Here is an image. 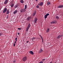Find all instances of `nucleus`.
<instances>
[{
  "label": "nucleus",
  "instance_id": "f257e3e1",
  "mask_svg": "<svg viewBox=\"0 0 63 63\" xmlns=\"http://www.w3.org/2000/svg\"><path fill=\"white\" fill-rule=\"evenodd\" d=\"M27 60V58L26 56H25L22 59V61H25Z\"/></svg>",
  "mask_w": 63,
  "mask_h": 63
},
{
  "label": "nucleus",
  "instance_id": "f03ea898",
  "mask_svg": "<svg viewBox=\"0 0 63 63\" xmlns=\"http://www.w3.org/2000/svg\"><path fill=\"white\" fill-rule=\"evenodd\" d=\"M30 26H31V25H30V24H28V25L27 27V28L26 31H27H27H28V30H29V28H30Z\"/></svg>",
  "mask_w": 63,
  "mask_h": 63
},
{
  "label": "nucleus",
  "instance_id": "7ed1b4c3",
  "mask_svg": "<svg viewBox=\"0 0 63 63\" xmlns=\"http://www.w3.org/2000/svg\"><path fill=\"white\" fill-rule=\"evenodd\" d=\"M25 11H26V10L25 9H20V12L21 13L25 12Z\"/></svg>",
  "mask_w": 63,
  "mask_h": 63
},
{
  "label": "nucleus",
  "instance_id": "20e7f679",
  "mask_svg": "<svg viewBox=\"0 0 63 63\" xmlns=\"http://www.w3.org/2000/svg\"><path fill=\"white\" fill-rule=\"evenodd\" d=\"M57 23V21L55 20L51 22V24H52V23Z\"/></svg>",
  "mask_w": 63,
  "mask_h": 63
},
{
  "label": "nucleus",
  "instance_id": "39448f33",
  "mask_svg": "<svg viewBox=\"0 0 63 63\" xmlns=\"http://www.w3.org/2000/svg\"><path fill=\"white\" fill-rule=\"evenodd\" d=\"M7 8H5L3 10V13H6V11H7Z\"/></svg>",
  "mask_w": 63,
  "mask_h": 63
},
{
  "label": "nucleus",
  "instance_id": "423d86ee",
  "mask_svg": "<svg viewBox=\"0 0 63 63\" xmlns=\"http://www.w3.org/2000/svg\"><path fill=\"white\" fill-rule=\"evenodd\" d=\"M37 20H38V19L37 18H35L34 19V22L35 23H37Z\"/></svg>",
  "mask_w": 63,
  "mask_h": 63
},
{
  "label": "nucleus",
  "instance_id": "0eeeda50",
  "mask_svg": "<svg viewBox=\"0 0 63 63\" xmlns=\"http://www.w3.org/2000/svg\"><path fill=\"white\" fill-rule=\"evenodd\" d=\"M48 15H49V13H47V14L45 15V19L47 18V16H48Z\"/></svg>",
  "mask_w": 63,
  "mask_h": 63
},
{
  "label": "nucleus",
  "instance_id": "6e6552de",
  "mask_svg": "<svg viewBox=\"0 0 63 63\" xmlns=\"http://www.w3.org/2000/svg\"><path fill=\"white\" fill-rule=\"evenodd\" d=\"M8 2V0H6L4 3L5 5L7 4V3Z\"/></svg>",
  "mask_w": 63,
  "mask_h": 63
},
{
  "label": "nucleus",
  "instance_id": "1a4fd4ad",
  "mask_svg": "<svg viewBox=\"0 0 63 63\" xmlns=\"http://www.w3.org/2000/svg\"><path fill=\"white\" fill-rule=\"evenodd\" d=\"M36 10H35L33 14V16H35L36 15Z\"/></svg>",
  "mask_w": 63,
  "mask_h": 63
},
{
  "label": "nucleus",
  "instance_id": "9d476101",
  "mask_svg": "<svg viewBox=\"0 0 63 63\" xmlns=\"http://www.w3.org/2000/svg\"><path fill=\"white\" fill-rule=\"evenodd\" d=\"M43 5V2H41L40 4H38V5L40 6H42Z\"/></svg>",
  "mask_w": 63,
  "mask_h": 63
},
{
  "label": "nucleus",
  "instance_id": "9b49d317",
  "mask_svg": "<svg viewBox=\"0 0 63 63\" xmlns=\"http://www.w3.org/2000/svg\"><path fill=\"white\" fill-rule=\"evenodd\" d=\"M29 53L31 54H32V55H34V53L32 51H29Z\"/></svg>",
  "mask_w": 63,
  "mask_h": 63
},
{
  "label": "nucleus",
  "instance_id": "f8f14e48",
  "mask_svg": "<svg viewBox=\"0 0 63 63\" xmlns=\"http://www.w3.org/2000/svg\"><path fill=\"white\" fill-rule=\"evenodd\" d=\"M31 16L29 17H28L27 18V20H30V19H31Z\"/></svg>",
  "mask_w": 63,
  "mask_h": 63
},
{
  "label": "nucleus",
  "instance_id": "ddd939ff",
  "mask_svg": "<svg viewBox=\"0 0 63 63\" xmlns=\"http://www.w3.org/2000/svg\"><path fill=\"white\" fill-rule=\"evenodd\" d=\"M58 7L59 8H63V5H61L58 6Z\"/></svg>",
  "mask_w": 63,
  "mask_h": 63
},
{
  "label": "nucleus",
  "instance_id": "4468645a",
  "mask_svg": "<svg viewBox=\"0 0 63 63\" xmlns=\"http://www.w3.org/2000/svg\"><path fill=\"white\" fill-rule=\"evenodd\" d=\"M10 13V12H9V10H7L6 12V14H9Z\"/></svg>",
  "mask_w": 63,
  "mask_h": 63
},
{
  "label": "nucleus",
  "instance_id": "2eb2a0df",
  "mask_svg": "<svg viewBox=\"0 0 63 63\" xmlns=\"http://www.w3.org/2000/svg\"><path fill=\"white\" fill-rule=\"evenodd\" d=\"M43 51V50L42 49H41L39 51V53H41Z\"/></svg>",
  "mask_w": 63,
  "mask_h": 63
},
{
  "label": "nucleus",
  "instance_id": "dca6fc26",
  "mask_svg": "<svg viewBox=\"0 0 63 63\" xmlns=\"http://www.w3.org/2000/svg\"><path fill=\"white\" fill-rule=\"evenodd\" d=\"M20 2L21 3H24V1L23 0H20Z\"/></svg>",
  "mask_w": 63,
  "mask_h": 63
},
{
  "label": "nucleus",
  "instance_id": "f3484780",
  "mask_svg": "<svg viewBox=\"0 0 63 63\" xmlns=\"http://www.w3.org/2000/svg\"><path fill=\"white\" fill-rule=\"evenodd\" d=\"M18 12V11H17V10H15L14 12V14H16V13L17 12Z\"/></svg>",
  "mask_w": 63,
  "mask_h": 63
},
{
  "label": "nucleus",
  "instance_id": "a211bd4d",
  "mask_svg": "<svg viewBox=\"0 0 63 63\" xmlns=\"http://www.w3.org/2000/svg\"><path fill=\"white\" fill-rule=\"evenodd\" d=\"M60 35H59L57 37V39H59V38H60Z\"/></svg>",
  "mask_w": 63,
  "mask_h": 63
},
{
  "label": "nucleus",
  "instance_id": "6ab92c4d",
  "mask_svg": "<svg viewBox=\"0 0 63 63\" xmlns=\"http://www.w3.org/2000/svg\"><path fill=\"white\" fill-rule=\"evenodd\" d=\"M14 6V4H12L11 5V8H13Z\"/></svg>",
  "mask_w": 63,
  "mask_h": 63
},
{
  "label": "nucleus",
  "instance_id": "aec40b11",
  "mask_svg": "<svg viewBox=\"0 0 63 63\" xmlns=\"http://www.w3.org/2000/svg\"><path fill=\"white\" fill-rule=\"evenodd\" d=\"M49 32V28H48L47 29V33H48V32Z\"/></svg>",
  "mask_w": 63,
  "mask_h": 63
},
{
  "label": "nucleus",
  "instance_id": "412c9836",
  "mask_svg": "<svg viewBox=\"0 0 63 63\" xmlns=\"http://www.w3.org/2000/svg\"><path fill=\"white\" fill-rule=\"evenodd\" d=\"M36 39V38L35 37H33V38H32V39H31V40H35Z\"/></svg>",
  "mask_w": 63,
  "mask_h": 63
},
{
  "label": "nucleus",
  "instance_id": "4be33fe9",
  "mask_svg": "<svg viewBox=\"0 0 63 63\" xmlns=\"http://www.w3.org/2000/svg\"><path fill=\"white\" fill-rule=\"evenodd\" d=\"M27 9V5H25V10H26Z\"/></svg>",
  "mask_w": 63,
  "mask_h": 63
},
{
  "label": "nucleus",
  "instance_id": "5701e85b",
  "mask_svg": "<svg viewBox=\"0 0 63 63\" xmlns=\"http://www.w3.org/2000/svg\"><path fill=\"white\" fill-rule=\"evenodd\" d=\"M47 5H50V2H47Z\"/></svg>",
  "mask_w": 63,
  "mask_h": 63
},
{
  "label": "nucleus",
  "instance_id": "b1692460",
  "mask_svg": "<svg viewBox=\"0 0 63 63\" xmlns=\"http://www.w3.org/2000/svg\"><path fill=\"white\" fill-rule=\"evenodd\" d=\"M56 19H59V17L58 16H56Z\"/></svg>",
  "mask_w": 63,
  "mask_h": 63
},
{
  "label": "nucleus",
  "instance_id": "393cba45",
  "mask_svg": "<svg viewBox=\"0 0 63 63\" xmlns=\"http://www.w3.org/2000/svg\"><path fill=\"white\" fill-rule=\"evenodd\" d=\"M17 5H15V6L14 7L15 8H17Z\"/></svg>",
  "mask_w": 63,
  "mask_h": 63
},
{
  "label": "nucleus",
  "instance_id": "a878e982",
  "mask_svg": "<svg viewBox=\"0 0 63 63\" xmlns=\"http://www.w3.org/2000/svg\"><path fill=\"white\" fill-rule=\"evenodd\" d=\"M2 35H3V34L2 33H0V36H2Z\"/></svg>",
  "mask_w": 63,
  "mask_h": 63
},
{
  "label": "nucleus",
  "instance_id": "bb28decb",
  "mask_svg": "<svg viewBox=\"0 0 63 63\" xmlns=\"http://www.w3.org/2000/svg\"><path fill=\"white\" fill-rule=\"evenodd\" d=\"M36 7L37 8H40V7H39V6L38 5H37L36 6Z\"/></svg>",
  "mask_w": 63,
  "mask_h": 63
},
{
  "label": "nucleus",
  "instance_id": "cd10ccee",
  "mask_svg": "<svg viewBox=\"0 0 63 63\" xmlns=\"http://www.w3.org/2000/svg\"><path fill=\"white\" fill-rule=\"evenodd\" d=\"M9 15H8L6 17V18H7V19H8V18H9Z\"/></svg>",
  "mask_w": 63,
  "mask_h": 63
},
{
  "label": "nucleus",
  "instance_id": "c85d7f7f",
  "mask_svg": "<svg viewBox=\"0 0 63 63\" xmlns=\"http://www.w3.org/2000/svg\"><path fill=\"white\" fill-rule=\"evenodd\" d=\"M16 60H14V61H13V62H14V63H15V62H16Z\"/></svg>",
  "mask_w": 63,
  "mask_h": 63
},
{
  "label": "nucleus",
  "instance_id": "c756f323",
  "mask_svg": "<svg viewBox=\"0 0 63 63\" xmlns=\"http://www.w3.org/2000/svg\"><path fill=\"white\" fill-rule=\"evenodd\" d=\"M18 30H21V28H18Z\"/></svg>",
  "mask_w": 63,
  "mask_h": 63
},
{
  "label": "nucleus",
  "instance_id": "7c9ffc66",
  "mask_svg": "<svg viewBox=\"0 0 63 63\" xmlns=\"http://www.w3.org/2000/svg\"><path fill=\"white\" fill-rule=\"evenodd\" d=\"M39 63H43L42 61H41Z\"/></svg>",
  "mask_w": 63,
  "mask_h": 63
},
{
  "label": "nucleus",
  "instance_id": "2f4dec72",
  "mask_svg": "<svg viewBox=\"0 0 63 63\" xmlns=\"http://www.w3.org/2000/svg\"><path fill=\"white\" fill-rule=\"evenodd\" d=\"M42 39V41L43 43H44V41H43V39Z\"/></svg>",
  "mask_w": 63,
  "mask_h": 63
},
{
  "label": "nucleus",
  "instance_id": "473e14b6",
  "mask_svg": "<svg viewBox=\"0 0 63 63\" xmlns=\"http://www.w3.org/2000/svg\"><path fill=\"white\" fill-rule=\"evenodd\" d=\"M14 46L15 47V43H14Z\"/></svg>",
  "mask_w": 63,
  "mask_h": 63
},
{
  "label": "nucleus",
  "instance_id": "72a5a7b5",
  "mask_svg": "<svg viewBox=\"0 0 63 63\" xmlns=\"http://www.w3.org/2000/svg\"><path fill=\"white\" fill-rule=\"evenodd\" d=\"M42 39H43V37H42V36H41V37H40Z\"/></svg>",
  "mask_w": 63,
  "mask_h": 63
},
{
  "label": "nucleus",
  "instance_id": "f704fd0d",
  "mask_svg": "<svg viewBox=\"0 0 63 63\" xmlns=\"http://www.w3.org/2000/svg\"><path fill=\"white\" fill-rule=\"evenodd\" d=\"M43 61H45V59H43L42 60Z\"/></svg>",
  "mask_w": 63,
  "mask_h": 63
},
{
  "label": "nucleus",
  "instance_id": "c9c22d12",
  "mask_svg": "<svg viewBox=\"0 0 63 63\" xmlns=\"http://www.w3.org/2000/svg\"><path fill=\"white\" fill-rule=\"evenodd\" d=\"M17 38H15V40H17Z\"/></svg>",
  "mask_w": 63,
  "mask_h": 63
},
{
  "label": "nucleus",
  "instance_id": "e433bc0d",
  "mask_svg": "<svg viewBox=\"0 0 63 63\" xmlns=\"http://www.w3.org/2000/svg\"><path fill=\"white\" fill-rule=\"evenodd\" d=\"M28 42H29V41H27V43H28Z\"/></svg>",
  "mask_w": 63,
  "mask_h": 63
},
{
  "label": "nucleus",
  "instance_id": "4c0bfd02",
  "mask_svg": "<svg viewBox=\"0 0 63 63\" xmlns=\"http://www.w3.org/2000/svg\"><path fill=\"white\" fill-rule=\"evenodd\" d=\"M38 1V0H35V1H36V2H37Z\"/></svg>",
  "mask_w": 63,
  "mask_h": 63
},
{
  "label": "nucleus",
  "instance_id": "58836bf2",
  "mask_svg": "<svg viewBox=\"0 0 63 63\" xmlns=\"http://www.w3.org/2000/svg\"><path fill=\"white\" fill-rule=\"evenodd\" d=\"M18 35H19V33H18Z\"/></svg>",
  "mask_w": 63,
  "mask_h": 63
},
{
  "label": "nucleus",
  "instance_id": "ea45409f",
  "mask_svg": "<svg viewBox=\"0 0 63 63\" xmlns=\"http://www.w3.org/2000/svg\"><path fill=\"white\" fill-rule=\"evenodd\" d=\"M40 37H42V36H41V35H40Z\"/></svg>",
  "mask_w": 63,
  "mask_h": 63
},
{
  "label": "nucleus",
  "instance_id": "a19ab883",
  "mask_svg": "<svg viewBox=\"0 0 63 63\" xmlns=\"http://www.w3.org/2000/svg\"><path fill=\"white\" fill-rule=\"evenodd\" d=\"M15 43H16V41H15Z\"/></svg>",
  "mask_w": 63,
  "mask_h": 63
},
{
  "label": "nucleus",
  "instance_id": "79ce46f5",
  "mask_svg": "<svg viewBox=\"0 0 63 63\" xmlns=\"http://www.w3.org/2000/svg\"><path fill=\"white\" fill-rule=\"evenodd\" d=\"M16 41H17V40H16Z\"/></svg>",
  "mask_w": 63,
  "mask_h": 63
},
{
  "label": "nucleus",
  "instance_id": "37998d69",
  "mask_svg": "<svg viewBox=\"0 0 63 63\" xmlns=\"http://www.w3.org/2000/svg\"><path fill=\"white\" fill-rule=\"evenodd\" d=\"M0 10H1V9L0 8Z\"/></svg>",
  "mask_w": 63,
  "mask_h": 63
}]
</instances>
